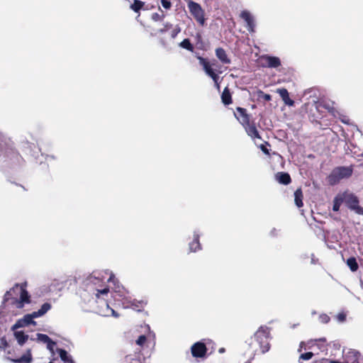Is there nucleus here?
Here are the masks:
<instances>
[{
    "label": "nucleus",
    "mask_w": 363,
    "mask_h": 363,
    "mask_svg": "<svg viewBox=\"0 0 363 363\" xmlns=\"http://www.w3.org/2000/svg\"><path fill=\"white\" fill-rule=\"evenodd\" d=\"M106 280L113 283V297L116 301L120 302L123 308H131L140 311L146 306L147 301L144 300L132 299L128 295V291L119 284L114 274L109 270L94 271L88 275L83 281L85 291L94 295L96 300L106 301L109 293V289L104 285Z\"/></svg>",
    "instance_id": "f257e3e1"
},
{
    "label": "nucleus",
    "mask_w": 363,
    "mask_h": 363,
    "mask_svg": "<svg viewBox=\"0 0 363 363\" xmlns=\"http://www.w3.org/2000/svg\"><path fill=\"white\" fill-rule=\"evenodd\" d=\"M26 284H16L12 289L7 291L4 296L2 307L4 309L22 308L25 303L30 302V296L26 291Z\"/></svg>",
    "instance_id": "f03ea898"
},
{
    "label": "nucleus",
    "mask_w": 363,
    "mask_h": 363,
    "mask_svg": "<svg viewBox=\"0 0 363 363\" xmlns=\"http://www.w3.org/2000/svg\"><path fill=\"white\" fill-rule=\"evenodd\" d=\"M270 332V328L266 325H261L254 333L253 337H251L252 341L249 343L250 347L256 352L257 349L254 342H255L262 354L267 352L270 349L269 341L272 338Z\"/></svg>",
    "instance_id": "7ed1b4c3"
},
{
    "label": "nucleus",
    "mask_w": 363,
    "mask_h": 363,
    "mask_svg": "<svg viewBox=\"0 0 363 363\" xmlns=\"http://www.w3.org/2000/svg\"><path fill=\"white\" fill-rule=\"evenodd\" d=\"M50 308V303H43L39 310L33 311L31 313L26 314L22 318L18 319L11 327V330L15 331L18 328H25L29 325H35L36 323L33 319L44 315Z\"/></svg>",
    "instance_id": "20e7f679"
},
{
    "label": "nucleus",
    "mask_w": 363,
    "mask_h": 363,
    "mask_svg": "<svg viewBox=\"0 0 363 363\" xmlns=\"http://www.w3.org/2000/svg\"><path fill=\"white\" fill-rule=\"evenodd\" d=\"M352 174V169L350 167H340L334 169L328 177V182L333 185L337 184L340 179L347 178Z\"/></svg>",
    "instance_id": "39448f33"
},
{
    "label": "nucleus",
    "mask_w": 363,
    "mask_h": 363,
    "mask_svg": "<svg viewBox=\"0 0 363 363\" xmlns=\"http://www.w3.org/2000/svg\"><path fill=\"white\" fill-rule=\"evenodd\" d=\"M188 9L196 21L201 25L205 24L204 11L201 5L192 0H186Z\"/></svg>",
    "instance_id": "423d86ee"
},
{
    "label": "nucleus",
    "mask_w": 363,
    "mask_h": 363,
    "mask_svg": "<svg viewBox=\"0 0 363 363\" xmlns=\"http://www.w3.org/2000/svg\"><path fill=\"white\" fill-rule=\"evenodd\" d=\"M345 203L349 208L359 215H363V208L359 206L358 198L352 194L345 196Z\"/></svg>",
    "instance_id": "0eeeda50"
},
{
    "label": "nucleus",
    "mask_w": 363,
    "mask_h": 363,
    "mask_svg": "<svg viewBox=\"0 0 363 363\" xmlns=\"http://www.w3.org/2000/svg\"><path fill=\"white\" fill-rule=\"evenodd\" d=\"M14 154L11 143L0 133V155L9 157Z\"/></svg>",
    "instance_id": "6e6552de"
},
{
    "label": "nucleus",
    "mask_w": 363,
    "mask_h": 363,
    "mask_svg": "<svg viewBox=\"0 0 363 363\" xmlns=\"http://www.w3.org/2000/svg\"><path fill=\"white\" fill-rule=\"evenodd\" d=\"M197 59L199 61V64L203 67L205 73L210 77L213 81H216L218 74L212 68V65L214 64H211L206 59L201 56L197 57Z\"/></svg>",
    "instance_id": "1a4fd4ad"
},
{
    "label": "nucleus",
    "mask_w": 363,
    "mask_h": 363,
    "mask_svg": "<svg viewBox=\"0 0 363 363\" xmlns=\"http://www.w3.org/2000/svg\"><path fill=\"white\" fill-rule=\"evenodd\" d=\"M263 67L268 68H277L281 65V60L278 57L264 55L261 57Z\"/></svg>",
    "instance_id": "9d476101"
},
{
    "label": "nucleus",
    "mask_w": 363,
    "mask_h": 363,
    "mask_svg": "<svg viewBox=\"0 0 363 363\" xmlns=\"http://www.w3.org/2000/svg\"><path fill=\"white\" fill-rule=\"evenodd\" d=\"M343 358L345 363H360V354L354 350H343Z\"/></svg>",
    "instance_id": "9b49d317"
},
{
    "label": "nucleus",
    "mask_w": 363,
    "mask_h": 363,
    "mask_svg": "<svg viewBox=\"0 0 363 363\" xmlns=\"http://www.w3.org/2000/svg\"><path fill=\"white\" fill-rule=\"evenodd\" d=\"M240 17L245 21L247 30L250 33H254L255 22L254 16L250 13V12L247 10H244L240 13Z\"/></svg>",
    "instance_id": "f8f14e48"
},
{
    "label": "nucleus",
    "mask_w": 363,
    "mask_h": 363,
    "mask_svg": "<svg viewBox=\"0 0 363 363\" xmlns=\"http://www.w3.org/2000/svg\"><path fill=\"white\" fill-rule=\"evenodd\" d=\"M191 351L194 357H203L206 355L207 348L203 342H197L191 346Z\"/></svg>",
    "instance_id": "ddd939ff"
},
{
    "label": "nucleus",
    "mask_w": 363,
    "mask_h": 363,
    "mask_svg": "<svg viewBox=\"0 0 363 363\" xmlns=\"http://www.w3.org/2000/svg\"><path fill=\"white\" fill-rule=\"evenodd\" d=\"M234 115L242 126L247 125L250 122L249 115L247 113L246 109L243 108L238 107Z\"/></svg>",
    "instance_id": "4468645a"
},
{
    "label": "nucleus",
    "mask_w": 363,
    "mask_h": 363,
    "mask_svg": "<svg viewBox=\"0 0 363 363\" xmlns=\"http://www.w3.org/2000/svg\"><path fill=\"white\" fill-rule=\"evenodd\" d=\"M155 334L150 332L147 335H140L136 340V344L140 347H144L147 342H150L152 340L153 342V345H155Z\"/></svg>",
    "instance_id": "2eb2a0df"
},
{
    "label": "nucleus",
    "mask_w": 363,
    "mask_h": 363,
    "mask_svg": "<svg viewBox=\"0 0 363 363\" xmlns=\"http://www.w3.org/2000/svg\"><path fill=\"white\" fill-rule=\"evenodd\" d=\"M245 129L247 134L252 139L259 138L260 139L259 134L255 124H250L248 122L247 125H243Z\"/></svg>",
    "instance_id": "dca6fc26"
},
{
    "label": "nucleus",
    "mask_w": 363,
    "mask_h": 363,
    "mask_svg": "<svg viewBox=\"0 0 363 363\" xmlns=\"http://www.w3.org/2000/svg\"><path fill=\"white\" fill-rule=\"evenodd\" d=\"M216 55L223 64L228 65L231 62L230 58L227 55L225 50L222 48L216 49Z\"/></svg>",
    "instance_id": "f3484780"
},
{
    "label": "nucleus",
    "mask_w": 363,
    "mask_h": 363,
    "mask_svg": "<svg viewBox=\"0 0 363 363\" xmlns=\"http://www.w3.org/2000/svg\"><path fill=\"white\" fill-rule=\"evenodd\" d=\"M200 234L198 231H194V240L189 243V249L191 252H196L201 249V244L199 242Z\"/></svg>",
    "instance_id": "a211bd4d"
},
{
    "label": "nucleus",
    "mask_w": 363,
    "mask_h": 363,
    "mask_svg": "<svg viewBox=\"0 0 363 363\" xmlns=\"http://www.w3.org/2000/svg\"><path fill=\"white\" fill-rule=\"evenodd\" d=\"M10 361L15 362V363H30L32 362V354L30 352V350H28L26 354H24L23 356H21L20 358L18 359H12L10 357L7 358Z\"/></svg>",
    "instance_id": "6ab92c4d"
},
{
    "label": "nucleus",
    "mask_w": 363,
    "mask_h": 363,
    "mask_svg": "<svg viewBox=\"0 0 363 363\" xmlns=\"http://www.w3.org/2000/svg\"><path fill=\"white\" fill-rule=\"evenodd\" d=\"M13 335L17 340V342L19 345L22 346L23 345L27 340L29 339V335L27 334H25L23 331H18L15 330L13 331Z\"/></svg>",
    "instance_id": "aec40b11"
},
{
    "label": "nucleus",
    "mask_w": 363,
    "mask_h": 363,
    "mask_svg": "<svg viewBox=\"0 0 363 363\" xmlns=\"http://www.w3.org/2000/svg\"><path fill=\"white\" fill-rule=\"evenodd\" d=\"M276 180L282 184L287 185L291 182V177L288 173L278 172L276 175Z\"/></svg>",
    "instance_id": "412c9836"
},
{
    "label": "nucleus",
    "mask_w": 363,
    "mask_h": 363,
    "mask_svg": "<svg viewBox=\"0 0 363 363\" xmlns=\"http://www.w3.org/2000/svg\"><path fill=\"white\" fill-rule=\"evenodd\" d=\"M278 93L279 94L285 104L289 106H294V101L289 98V92L286 89H278Z\"/></svg>",
    "instance_id": "4be33fe9"
},
{
    "label": "nucleus",
    "mask_w": 363,
    "mask_h": 363,
    "mask_svg": "<svg viewBox=\"0 0 363 363\" xmlns=\"http://www.w3.org/2000/svg\"><path fill=\"white\" fill-rule=\"evenodd\" d=\"M57 352L64 363H74L72 357L68 354L66 350L63 349H57Z\"/></svg>",
    "instance_id": "5701e85b"
},
{
    "label": "nucleus",
    "mask_w": 363,
    "mask_h": 363,
    "mask_svg": "<svg viewBox=\"0 0 363 363\" xmlns=\"http://www.w3.org/2000/svg\"><path fill=\"white\" fill-rule=\"evenodd\" d=\"M221 99L225 105H229L232 103L231 94L227 87L224 89L221 94Z\"/></svg>",
    "instance_id": "b1692460"
},
{
    "label": "nucleus",
    "mask_w": 363,
    "mask_h": 363,
    "mask_svg": "<svg viewBox=\"0 0 363 363\" xmlns=\"http://www.w3.org/2000/svg\"><path fill=\"white\" fill-rule=\"evenodd\" d=\"M346 263H347V265L348 266V267L350 268V269L352 272L357 271V269L359 268V265H358V263H357L355 257H351L348 258Z\"/></svg>",
    "instance_id": "393cba45"
},
{
    "label": "nucleus",
    "mask_w": 363,
    "mask_h": 363,
    "mask_svg": "<svg viewBox=\"0 0 363 363\" xmlns=\"http://www.w3.org/2000/svg\"><path fill=\"white\" fill-rule=\"evenodd\" d=\"M303 194L300 189H297L294 192V201L297 207L300 208L303 206Z\"/></svg>",
    "instance_id": "a878e982"
},
{
    "label": "nucleus",
    "mask_w": 363,
    "mask_h": 363,
    "mask_svg": "<svg viewBox=\"0 0 363 363\" xmlns=\"http://www.w3.org/2000/svg\"><path fill=\"white\" fill-rule=\"evenodd\" d=\"M145 3L140 0H134L133 3L130 5V9L135 13H138L143 7Z\"/></svg>",
    "instance_id": "bb28decb"
},
{
    "label": "nucleus",
    "mask_w": 363,
    "mask_h": 363,
    "mask_svg": "<svg viewBox=\"0 0 363 363\" xmlns=\"http://www.w3.org/2000/svg\"><path fill=\"white\" fill-rule=\"evenodd\" d=\"M179 46L184 49L189 50V51H193V50H194V46L191 43L189 39H188V38H186L183 41H182L179 43Z\"/></svg>",
    "instance_id": "cd10ccee"
},
{
    "label": "nucleus",
    "mask_w": 363,
    "mask_h": 363,
    "mask_svg": "<svg viewBox=\"0 0 363 363\" xmlns=\"http://www.w3.org/2000/svg\"><path fill=\"white\" fill-rule=\"evenodd\" d=\"M36 336H37V337H36L35 340L38 342H43V343H45V344H46L47 342H48L51 340L47 335H45V334L38 333L36 335ZM30 340H34L35 339L30 338Z\"/></svg>",
    "instance_id": "c85d7f7f"
},
{
    "label": "nucleus",
    "mask_w": 363,
    "mask_h": 363,
    "mask_svg": "<svg viewBox=\"0 0 363 363\" xmlns=\"http://www.w3.org/2000/svg\"><path fill=\"white\" fill-rule=\"evenodd\" d=\"M342 202V199L338 197H335L333 201V210L334 211H337L340 209V205Z\"/></svg>",
    "instance_id": "c756f323"
},
{
    "label": "nucleus",
    "mask_w": 363,
    "mask_h": 363,
    "mask_svg": "<svg viewBox=\"0 0 363 363\" xmlns=\"http://www.w3.org/2000/svg\"><path fill=\"white\" fill-rule=\"evenodd\" d=\"M313 356V353L311 352H306V353H303V354H301V356H300V358L299 359H303V360H309L312 358V357Z\"/></svg>",
    "instance_id": "7c9ffc66"
},
{
    "label": "nucleus",
    "mask_w": 363,
    "mask_h": 363,
    "mask_svg": "<svg viewBox=\"0 0 363 363\" xmlns=\"http://www.w3.org/2000/svg\"><path fill=\"white\" fill-rule=\"evenodd\" d=\"M180 32L181 28L178 25H177L171 33V38L174 39Z\"/></svg>",
    "instance_id": "2f4dec72"
},
{
    "label": "nucleus",
    "mask_w": 363,
    "mask_h": 363,
    "mask_svg": "<svg viewBox=\"0 0 363 363\" xmlns=\"http://www.w3.org/2000/svg\"><path fill=\"white\" fill-rule=\"evenodd\" d=\"M330 318L327 314H321L319 315V320L322 323H328L330 321Z\"/></svg>",
    "instance_id": "473e14b6"
},
{
    "label": "nucleus",
    "mask_w": 363,
    "mask_h": 363,
    "mask_svg": "<svg viewBox=\"0 0 363 363\" xmlns=\"http://www.w3.org/2000/svg\"><path fill=\"white\" fill-rule=\"evenodd\" d=\"M164 18V15H160L157 13H154L152 15V19L155 21H162Z\"/></svg>",
    "instance_id": "72a5a7b5"
},
{
    "label": "nucleus",
    "mask_w": 363,
    "mask_h": 363,
    "mask_svg": "<svg viewBox=\"0 0 363 363\" xmlns=\"http://www.w3.org/2000/svg\"><path fill=\"white\" fill-rule=\"evenodd\" d=\"M259 97L262 98L264 100L269 101L271 100L272 97L268 94H264L263 91H259L258 93Z\"/></svg>",
    "instance_id": "f704fd0d"
},
{
    "label": "nucleus",
    "mask_w": 363,
    "mask_h": 363,
    "mask_svg": "<svg viewBox=\"0 0 363 363\" xmlns=\"http://www.w3.org/2000/svg\"><path fill=\"white\" fill-rule=\"evenodd\" d=\"M47 348L52 353L54 352V347L56 345V342L50 340L48 342L46 343Z\"/></svg>",
    "instance_id": "c9c22d12"
},
{
    "label": "nucleus",
    "mask_w": 363,
    "mask_h": 363,
    "mask_svg": "<svg viewBox=\"0 0 363 363\" xmlns=\"http://www.w3.org/2000/svg\"><path fill=\"white\" fill-rule=\"evenodd\" d=\"M162 6L165 9H169L172 6V3L169 0H161Z\"/></svg>",
    "instance_id": "e433bc0d"
},
{
    "label": "nucleus",
    "mask_w": 363,
    "mask_h": 363,
    "mask_svg": "<svg viewBox=\"0 0 363 363\" xmlns=\"http://www.w3.org/2000/svg\"><path fill=\"white\" fill-rule=\"evenodd\" d=\"M336 318L340 323H343L346 320V314L345 313H339Z\"/></svg>",
    "instance_id": "4c0bfd02"
},
{
    "label": "nucleus",
    "mask_w": 363,
    "mask_h": 363,
    "mask_svg": "<svg viewBox=\"0 0 363 363\" xmlns=\"http://www.w3.org/2000/svg\"><path fill=\"white\" fill-rule=\"evenodd\" d=\"M172 27V25L169 23H166L164 24V27L160 30V33H164L167 32L169 29Z\"/></svg>",
    "instance_id": "58836bf2"
},
{
    "label": "nucleus",
    "mask_w": 363,
    "mask_h": 363,
    "mask_svg": "<svg viewBox=\"0 0 363 363\" xmlns=\"http://www.w3.org/2000/svg\"><path fill=\"white\" fill-rule=\"evenodd\" d=\"M106 306L107 308V310L110 311L111 313V315L115 317H118V314L116 313L115 311L112 308H111L107 303H106Z\"/></svg>",
    "instance_id": "ea45409f"
},
{
    "label": "nucleus",
    "mask_w": 363,
    "mask_h": 363,
    "mask_svg": "<svg viewBox=\"0 0 363 363\" xmlns=\"http://www.w3.org/2000/svg\"><path fill=\"white\" fill-rule=\"evenodd\" d=\"M218 79H219V77H218V75H217V78H216V81H213V82H214L215 86L216 87V89L218 90H220V85H219Z\"/></svg>",
    "instance_id": "a19ab883"
},
{
    "label": "nucleus",
    "mask_w": 363,
    "mask_h": 363,
    "mask_svg": "<svg viewBox=\"0 0 363 363\" xmlns=\"http://www.w3.org/2000/svg\"><path fill=\"white\" fill-rule=\"evenodd\" d=\"M318 263V259L315 258L314 255H311V264H315Z\"/></svg>",
    "instance_id": "79ce46f5"
},
{
    "label": "nucleus",
    "mask_w": 363,
    "mask_h": 363,
    "mask_svg": "<svg viewBox=\"0 0 363 363\" xmlns=\"http://www.w3.org/2000/svg\"><path fill=\"white\" fill-rule=\"evenodd\" d=\"M261 149L264 153H268V150L264 145L261 146Z\"/></svg>",
    "instance_id": "37998d69"
},
{
    "label": "nucleus",
    "mask_w": 363,
    "mask_h": 363,
    "mask_svg": "<svg viewBox=\"0 0 363 363\" xmlns=\"http://www.w3.org/2000/svg\"><path fill=\"white\" fill-rule=\"evenodd\" d=\"M271 235L274 236V235H277V230L275 228H274L272 231H271Z\"/></svg>",
    "instance_id": "c03bdc74"
},
{
    "label": "nucleus",
    "mask_w": 363,
    "mask_h": 363,
    "mask_svg": "<svg viewBox=\"0 0 363 363\" xmlns=\"http://www.w3.org/2000/svg\"><path fill=\"white\" fill-rule=\"evenodd\" d=\"M330 363H345V362H344V361L342 362H341L339 361L333 360V361H330Z\"/></svg>",
    "instance_id": "a18cd8bd"
},
{
    "label": "nucleus",
    "mask_w": 363,
    "mask_h": 363,
    "mask_svg": "<svg viewBox=\"0 0 363 363\" xmlns=\"http://www.w3.org/2000/svg\"><path fill=\"white\" fill-rule=\"evenodd\" d=\"M303 345H304V342H301L300 343V348H299V350H298L299 351H301V349H302V347H303Z\"/></svg>",
    "instance_id": "49530a36"
},
{
    "label": "nucleus",
    "mask_w": 363,
    "mask_h": 363,
    "mask_svg": "<svg viewBox=\"0 0 363 363\" xmlns=\"http://www.w3.org/2000/svg\"><path fill=\"white\" fill-rule=\"evenodd\" d=\"M218 352H219L220 353H223V352H225V349H224V348H220V349H219V350H218Z\"/></svg>",
    "instance_id": "de8ad7c7"
},
{
    "label": "nucleus",
    "mask_w": 363,
    "mask_h": 363,
    "mask_svg": "<svg viewBox=\"0 0 363 363\" xmlns=\"http://www.w3.org/2000/svg\"><path fill=\"white\" fill-rule=\"evenodd\" d=\"M342 121L345 123H348V121H346L345 119H342Z\"/></svg>",
    "instance_id": "09e8293b"
},
{
    "label": "nucleus",
    "mask_w": 363,
    "mask_h": 363,
    "mask_svg": "<svg viewBox=\"0 0 363 363\" xmlns=\"http://www.w3.org/2000/svg\"><path fill=\"white\" fill-rule=\"evenodd\" d=\"M12 313H13V315H17V313L15 312L13 310L12 311Z\"/></svg>",
    "instance_id": "8fccbe9b"
}]
</instances>
